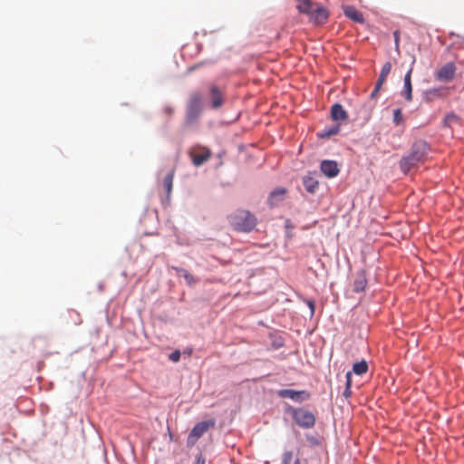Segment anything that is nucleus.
I'll list each match as a JSON object with an SVG mask.
<instances>
[{
	"mask_svg": "<svg viewBox=\"0 0 464 464\" xmlns=\"http://www.w3.org/2000/svg\"><path fill=\"white\" fill-rule=\"evenodd\" d=\"M296 8L299 13L307 14L309 21L314 24H325L329 17L328 10L312 0H297Z\"/></svg>",
	"mask_w": 464,
	"mask_h": 464,
	"instance_id": "obj_1",
	"label": "nucleus"
},
{
	"mask_svg": "<svg viewBox=\"0 0 464 464\" xmlns=\"http://www.w3.org/2000/svg\"><path fill=\"white\" fill-rule=\"evenodd\" d=\"M428 145L424 141L415 142L409 155L403 157L400 161V166L404 173H408L411 169L423 162L428 154Z\"/></svg>",
	"mask_w": 464,
	"mask_h": 464,
	"instance_id": "obj_2",
	"label": "nucleus"
},
{
	"mask_svg": "<svg viewBox=\"0 0 464 464\" xmlns=\"http://www.w3.org/2000/svg\"><path fill=\"white\" fill-rule=\"evenodd\" d=\"M231 227L240 232H250L256 226V218L247 210H237L228 217Z\"/></svg>",
	"mask_w": 464,
	"mask_h": 464,
	"instance_id": "obj_3",
	"label": "nucleus"
},
{
	"mask_svg": "<svg viewBox=\"0 0 464 464\" xmlns=\"http://www.w3.org/2000/svg\"><path fill=\"white\" fill-rule=\"evenodd\" d=\"M292 417L295 422L301 428L310 429L314 426L315 416L314 414L304 408L294 409Z\"/></svg>",
	"mask_w": 464,
	"mask_h": 464,
	"instance_id": "obj_4",
	"label": "nucleus"
},
{
	"mask_svg": "<svg viewBox=\"0 0 464 464\" xmlns=\"http://www.w3.org/2000/svg\"><path fill=\"white\" fill-rule=\"evenodd\" d=\"M215 424L216 421L213 419L197 423L188 434L187 440L188 445L193 446L204 433L209 429L214 428Z\"/></svg>",
	"mask_w": 464,
	"mask_h": 464,
	"instance_id": "obj_5",
	"label": "nucleus"
},
{
	"mask_svg": "<svg viewBox=\"0 0 464 464\" xmlns=\"http://www.w3.org/2000/svg\"><path fill=\"white\" fill-rule=\"evenodd\" d=\"M201 102L202 96L199 92H193L190 95L187 109V117L189 121H193L200 113Z\"/></svg>",
	"mask_w": 464,
	"mask_h": 464,
	"instance_id": "obj_6",
	"label": "nucleus"
},
{
	"mask_svg": "<svg viewBox=\"0 0 464 464\" xmlns=\"http://www.w3.org/2000/svg\"><path fill=\"white\" fill-rule=\"evenodd\" d=\"M281 398H290L295 401H303L310 399V393L306 391H295L291 389H284L278 392Z\"/></svg>",
	"mask_w": 464,
	"mask_h": 464,
	"instance_id": "obj_7",
	"label": "nucleus"
},
{
	"mask_svg": "<svg viewBox=\"0 0 464 464\" xmlns=\"http://www.w3.org/2000/svg\"><path fill=\"white\" fill-rule=\"evenodd\" d=\"M456 67L452 63H449L442 66L436 73L438 80L441 82H449L453 79L455 75Z\"/></svg>",
	"mask_w": 464,
	"mask_h": 464,
	"instance_id": "obj_8",
	"label": "nucleus"
},
{
	"mask_svg": "<svg viewBox=\"0 0 464 464\" xmlns=\"http://www.w3.org/2000/svg\"><path fill=\"white\" fill-rule=\"evenodd\" d=\"M414 63H415V57L413 56L411 67L404 76V89L402 91V95L409 102L411 101V99H412L411 73L413 71Z\"/></svg>",
	"mask_w": 464,
	"mask_h": 464,
	"instance_id": "obj_9",
	"label": "nucleus"
},
{
	"mask_svg": "<svg viewBox=\"0 0 464 464\" xmlns=\"http://www.w3.org/2000/svg\"><path fill=\"white\" fill-rule=\"evenodd\" d=\"M320 169L327 178H334L340 171L337 163L334 160H323Z\"/></svg>",
	"mask_w": 464,
	"mask_h": 464,
	"instance_id": "obj_10",
	"label": "nucleus"
},
{
	"mask_svg": "<svg viewBox=\"0 0 464 464\" xmlns=\"http://www.w3.org/2000/svg\"><path fill=\"white\" fill-rule=\"evenodd\" d=\"M209 94L211 98V106L213 109H218L223 105V92L216 85H211L209 88Z\"/></svg>",
	"mask_w": 464,
	"mask_h": 464,
	"instance_id": "obj_11",
	"label": "nucleus"
},
{
	"mask_svg": "<svg viewBox=\"0 0 464 464\" xmlns=\"http://www.w3.org/2000/svg\"><path fill=\"white\" fill-rule=\"evenodd\" d=\"M331 117L334 121H345L348 118L346 111L340 103H334L331 108Z\"/></svg>",
	"mask_w": 464,
	"mask_h": 464,
	"instance_id": "obj_12",
	"label": "nucleus"
},
{
	"mask_svg": "<svg viewBox=\"0 0 464 464\" xmlns=\"http://www.w3.org/2000/svg\"><path fill=\"white\" fill-rule=\"evenodd\" d=\"M286 190L284 188H277L268 197V203L271 207L277 206L284 200Z\"/></svg>",
	"mask_w": 464,
	"mask_h": 464,
	"instance_id": "obj_13",
	"label": "nucleus"
},
{
	"mask_svg": "<svg viewBox=\"0 0 464 464\" xmlns=\"http://www.w3.org/2000/svg\"><path fill=\"white\" fill-rule=\"evenodd\" d=\"M343 13L345 16L350 18L351 20L362 24L364 22V18L362 14L357 10L355 7L348 5L343 8Z\"/></svg>",
	"mask_w": 464,
	"mask_h": 464,
	"instance_id": "obj_14",
	"label": "nucleus"
},
{
	"mask_svg": "<svg viewBox=\"0 0 464 464\" xmlns=\"http://www.w3.org/2000/svg\"><path fill=\"white\" fill-rule=\"evenodd\" d=\"M211 156L210 150L204 149L198 153H191L192 162L195 166H200L206 162Z\"/></svg>",
	"mask_w": 464,
	"mask_h": 464,
	"instance_id": "obj_15",
	"label": "nucleus"
},
{
	"mask_svg": "<svg viewBox=\"0 0 464 464\" xmlns=\"http://www.w3.org/2000/svg\"><path fill=\"white\" fill-rule=\"evenodd\" d=\"M367 281L363 272H360L357 274L356 278L353 282V291L354 292H362L364 290L366 286Z\"/></svg>",
	"mask_w": 464,
	"mask_h": 464,
	"instance_id": "obj_16",
	"label": "nucleus"
},
{
	"mask_svg": "<svg viewBox=\"0 0 464 464\" xmlns=\"http://www.w3.org/2000/svg\"><path fill=\"white\" fill-rule=\"evenodd\" d=\"M303 183L305 189L310 193H314L317 189L319 184L312 176L304 177Z\"/></svg>",
	"mask_w": 464,
	"mask_h": 464,
	"instance_id": "obj_17",
	"label": "nucleus"
},
{
	"mask_svg": "<svg viewBox=\"0 0 464 464\" xmlns=\"http://www.w3.org/2000/svg\"><path fill=\"white\" fill-rule=\"evenodd\" d=\"M173 179H174V171H169L163 180V185L167 192V196L169 197L171 190H172V185H173Z\"/></svg>",
	"mask_w": 464,
	"mask_h": 464,
	"instance_id": "obj_18",
	"label": "nucleus"
},
{
	"mask_svg": "<svg viewBox=\"0 0 464 464\" xmlns=\"http://www.w3.org/2000/svg\"><path fill=\"white\" fill-rule=\"evenodd\" d=\"M367 371H368V363L364 360L355 362L353 366V372L357 375H362V374L366 373Z\"/></svg>",
	"mask_w": 464,
	"mask_h": 464,
	"instance_id": "obj_19",
	"label": "nucleus"
},
{
	"mask_svg": "<svg viewBox=\"0 0 464 464\" xmlns=\"http://www.w3.org/2000/svg\"><path fill=\"white\" fill-rule=\"evenodd\" d=\"M340 131L339 124L334 125L332 128L324 129L322 132L318 133L320 138H329L330 136L335 135Z\"/></svg>",
	"mask_w": 464,
	"mask_h": 464,
	"instance_id": "obj_20",
	"label": "nucleus"
},
{
	"mask_svg": "<svg viewBox=\"0 0 464 464\" xmlns=\"http://www.w3.org/2000/svg\"><path fill=\"white\" fill-rule=\"evenodd\" d=\"M459 122V118L453 114H448L444 119V124L448 127H452L454 124Z\"/></svg>",
	"mask_w": 464,
	"mask_h": 464,
	"instance_id": "obj_21",
	"label": "nucleus"
},
{
	"mask_svg": "<svg viewBox=\"0 0 464 464\" xmlns=\"http://www.w3.org/2000/svg\"><path fill=\"white\" fill-rule=\"evenodd\" d=\"M386 78L387 77H384V76H382V75L379 76V79H378V81L376 82L375 88H374V90L371 93V97L372 98H374L377 95V93H378L379 90L381 89L382 85L386 81Z\"/></svg>",
	"mask_w": 464,
	"mask_h": 464,
	"instance_id": "obj_22",
	"label": "nucleus"
},
{
	"mask_svg": "<svg viewBox=\"0 0 464 464\" xmlns=\"http://www.w3.org/2000/svg\"><path fill=\"white\" fill-rule=\"evenodd\" d=\"M293 459V451H285L282 456V462L281 464H290L291 460Z\"/></svg>",
	"mask_w": 464,
	"mask_h": 464,
	"instance_id": "obj_23",
	"label": "nucleus"
},
{
	"mask_svg": "<svg viewBox=\"0 0 464 464\" xmlns=\"http://www.w3.org/2000/svg\"><path fill=\"white\" fill-rule=\"evenodd\" d=\"M392 70V63L387 62L383 64L380 75L387 77Z\"/></svg>",
	"mask_w": 464,
	"mask_h": 464,
	"instance_id": "obj_24",
	"label": "nucleus"
},
{
	"mask_svg": "<svg viewBox=\"0 0 464 464\" xmlns=\"http://www.w3.org/2000/svg\"><path fill=\"white\" fill-rule=\"evenodd\" d=\"M402 121V113L400 109H396L393 111V121L396 124H400Z\"/></svg>",
	"mask_w": 464,
	"mask_h": 464,
	"instance_id": "obj_25",
	"label": "nucleus"
},
{
	"mask_svg": "<svg viewBox=\"0 0 464 464\" xmlns=\"http://www.w3.org/2000/svg\"><path fill=\"white\" fill-rule=\"evenodd\" d=\"M169 359L174 362H177L180 359V352L179 350L174 351L169 355Z\"/></svg>",
	"mask_w": 464,
	"mask_h": 464,
	"instance_id": "obj_26",
	"label": "nucleus"
},
{
	"mask_svg": "<svg viewBox=\"0 0 464 464\" xmlns=\"http://www.w3.org/2000/svg\"><path fill=\"white\" fill-rule=\"evenodd\" d=\"M183 272V276L184 278L186 279V281L188 283V284H191L194 282V278H193V276L191 274H189L188 271L186 270H181Z\"/></svg>",
	"mask_w": 464,
	"mask_h": 464,
	"instance_id": "obj_27",
	"label": "nucleus"
},
{
	"mask_svg": "<svg viewBox=\"0 0 464 464\" xmlns=\"http://www.w3.org/2000/svg\"><path fill=\"white\" fill-rule=\"evenodd\" d=\"M395 48L398 50L400 46V32L396 30L393 33Z\"/></svg>",
	"mask_w": 464,
	"mask_h": 464,
	"instance_id": "obj_28",
	"label": "nucleus"
},
{
	"mask_svg": "<svg viewBox=\"0 0 464 464\" xmlns=\"http://www.w3.org/2000/svg\"><path fill=\"white\" fill-rule=\"evenodd\" d=\"M163 112L168 116L170 117L173 113V109L170 106H166L163 109Z\"/></svg>",
	"mask_w": 464,
	"mask_h": 464,
	"instance_id": "obj_29",
	"label": "nucleus"
},
{
	"mask_svg": "<svg viewBox=\"0 0 464 464\" xmlns=\"http://www.w3.org/2000/svg\"><path fill=\"white\" fill-rule=\"evenodd\" d=\"M346 378V386L351 387L352 386V372H348L345 375Z\"/></svg>",
	"mask_w": 464,
	"mask_h": 464,
	"instance_id": "obj_30",
	"label": "nucleus"
},
{
	"mask_svg": "<svg viewBox=\"0 0 464 464\" xmlns=\"http://www.w3.org/2000/svg\"><path fill=\"white\" fill-rule=\"evenodd\" d=\"M307 304L311 310V314H313L314 312V303L313 301H308Z\"/></svg>",
	"mask_w": 464,
	"mask_h": 464,
	"instance_id": "obj_31",
	"label": "nucleus"
},
{
	"mask_svg": "<svg viewBox=\"0 0 464 464\" xmlns=\"http://www.w3.org/2000/svg\"><path fill=\"white\" fill-rule=\"evenodd\" d=\"M351 392H351V387L346 386V388H345V390H344V392H343V395H344L346 398H348V397H350Z\"/></svg>",
	"mask_w": 464,
	"mask_h": 464,
	"instance_id": "obj_32",
	"label": "nucleus"
},
{
	"mask_svg": "<svg viewBox=\"0 0 464 464\" xmlns=\"http://www.w3.org/2000/svg\"><path fill=\"white\" fill-rule=\"evenodd\" d=\"M196 464H205V459L199 456L196 460Z\"/></svg>",
	"mask_w": 464,
	"mask_h": 464,
	"instance_id": "obj_33",
	"label": "nucleus"
},
{
	"mask_svg": "<svg viewBox=\"0 0 464 464\" xmlns=\"http://www.w3.org/2000/svg\"><path fill=\"white\" fill-rule=\"evenodd\" d=\"M294 464H301V460L299 459H296L295 460Z\"/></svg>",
	"mask_w": 464,
	"mask_h": 464,
	"instance_id": "obj_34",
	"label": "nucleus"
}]
</instances>
